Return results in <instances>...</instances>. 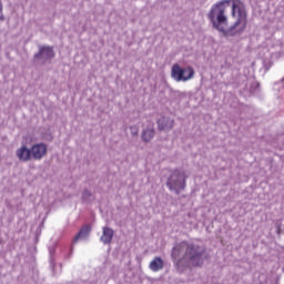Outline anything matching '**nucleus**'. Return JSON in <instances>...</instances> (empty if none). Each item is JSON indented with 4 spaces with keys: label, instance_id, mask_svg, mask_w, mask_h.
<instances>
[{
    "label": "nucleus",
    "instance_id": "1",
    "mask_svg": "<svg viewBox=\"0 0 284 284\" xmlns=\"http://www.w3.org/2000/svg\"><path fill=\"white\" fill-rule=\"evenodd\" d=\"M207 18L223 37H239L247 30V9L243 0H221L212 6Z\"/></svg>",
    "mask_w": 284,
    "mask_h": 284
},
{
    "label": "nucleus",
    "instance_id": "10",
    "mask_svg": "<svg viewBox=\"0 0 284 284\" xmlns=\"http://www.w3.org/2000/svg\"><path fill=\"white\" fill-rule=\"evenodd\" d=\"M158 125L159 130H172V125H174V122L172 120L162 118L158 121Z\"/></svg>",
    "mask_w": 284,
    "mask_h": 284
},
{
    "label": "nucleus",
    "instance_id": "13",
    "mask_svg": "<svg viewBox=\"0 0 284 284\" xmlns=\"http://www.w3.org/2000/svg\"><path fill=\"white\" fill-rule=\"evenodd\" d=\"M0 21H3V3L0 0Z\"/></svg>",
    "mask_w": 284,
    "mask_h": 284
},
{
    "label": "nucleus",
    "instance_id": "6",
    "mask_svg": "<svg viewBox=\"0 0 284 284\" xmlns=\"http://www.w3.org/2000/svg\"><path fill=\"white\" fill-rule=\"evenodd\" d=\"M36 59H44L48 61V59H54V50L50 47H41L39 53H37Z\"/></svg>",
    "mask_w": 284,
    "mask_h": 284
},
{
    "label": "nucleus",
    "instance_id": "9",
    "mask_svg": "<svg viewBox=\"0 0 284 284\" xmlns=\"http://www.w3.org/2000/svg\"><path fill=\"white\" fill-rule=\"evenodd\" d=\"M112 239H114V230L110 227H103V233L101 236V241L104 244L112 243Z\"/></svg>",
    "mask_w": 284,
    "mask_h": 284
},
{
    "label": "nucleus",
    "instance_id": "7",
    "mask_svg": "<svg viewBox=\"0 0 284 284\" xmlns=\"http://www.w3.org/2000/svg\"><path fill=\"white\" fill-rule=\"evenodd\" d=\"M16 154L19 161H23L24 163L32 159V151L27 146H21L20 149H18Z\"/></svg>",
    "mask_w": 284,
    "mask_h": 284
},
{
    "label": "nucleus",
    "instance_id": "3",
    "mask_svg": "<svg viewBox=\"0 0 284 284\" xmlns=\"http://www.w3.org/2000/svg\"><path fill=\"white\" fill-rule=\"evenodd\" d=\"M185 179H187L185 171L176 169L172 172L171 176L166 182V185L169 190H174V192L179 194L181 190H185Z\"/></svg>",
    "mask_w": 284,
    "mask_h": 284
},
{
    "label": "nucleus",
    "instance_id": "4",
    "mask_svg": "<svg viewBox=\"0 0 284 284\" xmlns=\"http://www.w3.org/2000/svg\"><path fill=\"white\" fill-rule=\"evenodd\" d=\"M171 77L174 81L185 82L194 79V69L192 67L182 68L179 63L172 65Z\"/></svg>",
    "mask_w": 284,
    "mask_h": 284
},
{
    "label": "nucleus",
    "instance_id": "11",
    "mask_svg": "<svg viewBox=\"0 0 284 284\" xmlns=\"http://www.w3.org/2000/svg\"><path fill=\"white\" fill-rule=\"evenodd\" d=\"M90 225H84L79 233L75 235L74 237V243H77V241H79V239H85V236H88V234H90Z\"/></svg>",
    "mask_w": 284,
    "mask_h": 284
},
{
    "label": "nucleus",
    "instance_id": "2",
    "mask_svg": "<svg viewBox=\"0 0 284 284\" xmlns=\"http://www.w3.org/2000/svg\"><path fill=\"white\" fill-rule=\"evenodd\" d=\"M184 250V260L186 261L189 267H201V265H203V256L205 254V248L195 244H190L187 242H181L173 247V261H176V258H179V256L183 254Z\"/></svg>",
    "mask_w": 284,
    "mask_h": 284
},
{
    "label": "nucleus",
    "instance_id": "15",
    "mask_svg": "<svg viewBox=\"0 0 284 284\" xmlns=\"http://www.w3.org/2000/svg\"><path fill=\"white\" fill-rule=\"evenodd\" d=\"M180 264H181V261H179V262H178V264H176V265H178V267H179V265H180Z\"/></svg>",
    "mask_w": 284,
    "mask_h": 284
},
{
    "label": "nucleus",
    "instance_id": "5",
    "mask_svg": "<svg viewBox=\"0 0 284 284\" xmlns=\"http://www.w3.org/2000/svg\"><path fill=\"white\" fill-rule=\"evenodd\" d=\"M48 152V146L45 144H36L31 148V156L39 161L45 156Z\"/></svg>",
    "mask_w": 284,
    "mask_h": 284
},
{
    "label": "nucleus",
    "instance_id": "8",
    "mask_svg": "<svg viewBox=\"0 0 284 284\" xmlns=\"http://www.w3.org/2000/svg\"><path fill=\"white\" fill-rule=\"evenodd\" d=\"M165 263L163 262V258L155 256L149 264V268L151 272H161L163 270Z\"/></svg>",
    "mask_w": 284,
    "mask_h": 284
},
{
    "label": "nucleus",
    "instance_id": "14",
    "mask_svg": "<svg viewBox=\"0 0 284 284\" xmlns=\"http://www.w3.org/2000/svg\"><path fill=\"white\" fill-rule=\"evenodd\" d=\"M88 196H92V193H90L89 191H84L83 199H88Z\"/></svg>",
    "mask_w": 284,
    "mask_h": 284
},
{
    "label": "nucleus",
    "instance_id": "12",
    "mask_svg": "<svg viewBox=\"0 0 284 284\" xmlns=\"http://www.w3.org/2000/svg\"><path fill=\"white\" fill-rule=\"evenodd\" d=\"M152 139H154V129L144 130L142 133V140L145 143H150V141H152Z\"/></svg>",
    "mask_w": 284,
    "mask_h": 284
}]
</instances>
